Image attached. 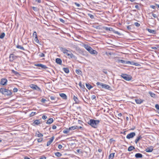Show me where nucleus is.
Returning a JSON list of instances; mask_svg holds the SVG:
<instances>
[{
	"mask_svg": "<svg viewBox=\"0 0 159 159\" xmlns=\"http://www.w3.org/2000/svg\"><path fill=\"white\" fill-rule=\"evenodd\" d=\"M77 128H78V126H72L69 127V130H74L75 129H77Z\"/></svg>",
	"mask_w": 159,
	"mask_h": 159,
	"instance_id": "26",
	"label": "nucleus"
},
{
	"mask_svg": "<svg viewBox=\"0 0 159 159\" xmlns=\"http://www.w3.org/2000/svg\"><path fill=\"white\" fill-rule=\"evenodd\" d=\"M91 98L92 100L95 99L96 98V96L95 95H93L92 96Z\"/></svg>",
	"mask_w": 159,
	"mask_h": 159,
	"instance_id": "62",
	"label": "nucleus"
},
{
	"mask_svg": "<svg viewBox=\"0 0 159 159\" xmlns=\"http://www.w3.org/2000/svg\"><path fill=\"white\" fill-rule=\"evenodd\" d=\"M105 29L106 30H109L110 31H113L114 33L116 34L119 36H120L121 35V34L120 33H119L118 31L115 30L114 29H113V28H108L106 27L105 28Z\"/></svg>",
	"mask_w": 159,
	"mask_h": 159,
	"instance_id": "4",
	"label": "nucleus"
},
{
	"mask_svg": "<svg viewBox=\"0 0 159 159\" xmlns=\"http://www.w3.org/2000/svg\"><path fill=\"white\" fill-rule=\"evenodd\" d=\"M35 65L37 66L40 67L44 69H46L48 68V67L42 64H35Z\"/></svg>",
	"mask_w": 159,
	"mask_h": 159,
	"instance_id": "11",
	"label": "nucleus"
},
{
	"mask_svg": "<svg viewBox=\"0 0 159 159\" xmlns=\"http://www.w3.org/2000/svg\"><path fill=\"white\" fill-rule=\"evenodd\" d=\"M135 149V147L133 146H129L128 149V151H131L134 149Z\"/></svg>",
	"mask_w": 159,
	"mask_h": 159,
	"instance_id": "28",
	"label": "nucleus"
},
{
	"mask_svg": "<svg viewBox=\"0 0 159 159\" xmlns=\"http://www.w3.org/2000/svg\"><path fill=\"white\" fill-rule=\"evenodd\" d=\"M73 99L74 100L75 102V103L76 104H79L80 103V101L78 98L75 95H74Z\"/></svg>",
	"mask_w": 159,
	"mask_h": 159,
	"instance_id": "19",
	"label": "nucleus"
},
{
	"mask_svg": "<svg viewBox=\"0 0 159 159\" xmlns=\"http://www.w3.org/2000/svg\"><path fill=\"white\" fill-rule=\"evenodd\" d=\"M135 135L136 134L135 132H131L127 135L126 138L127 139H130L133 138Z\"/></svg>",
	"mask_w": 159,
	"mask_h": 159,
	"instance_id": "7",
	"label": "nucleus"
},
{
	"mask_svg": "<svg viewBox=\"0 0 159 159\" xmlns=\"http://www.w3.org/2000/svg\"><path fill=\"white\" fill-rule=\"evenodd\" d=\"M6 90H7V89L4 88H1L0 89V92L4 95L5 94V92H6Z\"/></svg>",
	"mask_w": 159,
	"mask_h": 159,
	"instance_id": "21",
	"label": "nucleus"
},
{
	"mask_svg": "<svg viewBox=\"0 0 159 159\" xmlns=\"http://www.w3.org/2000/svg\"><path fill=\"white\" fill-rule=\"evenodd\" d=\"M147 30L149 33H151L154 34H156V31L155 30H151L150 29H147Z\"/></svg>",
	"mask_w": 159,
	"mask_h": 159,
	"instance_id": "22",
	"label": "nucleus"
},
{
	"mask_svg": "<svg viewBox=\"0 0 159 159\" xmlns=\"http://www.w3.org/2000/svg\"><path fill=\"white\" fill-rule=\"evenodd\" d=\"M69 131H70V130H69V128L68 129L66 128V129L64 130L63 131V132L64 134H67L68 133H69Z\"/></svg>",
	"mask_w": 159,
	"mask_h": 159,
	"instance_id": "37",
	"label": "nucleus"
},
{
	"mask_svg": "<svg viewBox=\"0 0 159 159\" xmlns=\"http://www.w3.org/2000/svg\"><path fill=\"white\" fill-rule=\"evenodd\" d=\"M41 123L39 120H36L34 121L33 123V125H38Z\"/></svg>",
	"mask_w": 159,
	"mask_h": 159,
	"instance_id": "15",
	"label": "nucleus"
},
{
	"mask_svg": "<svg viewBox=\"0 0 159 159\" xmlns=\"http://www.w3.org/2000/svg\"><path fill=\"white\" fill-rule=\"evenodd\" d=\"M79 85L81 88H84V85H82L81 84V82H80L79 84Z\"/></svg>",
	"mask_w": 159,
	"mask_h": 159,
	"instance_id": "47",
	"label": "nucleus"
},
{
	"mask_svg": "<svg viewBox=\"0 0 159 159\" xmlns=\"http://www.w3.org/2000/svg\"><path fill=\"white\" fill-rule=\"evenodd\" d=\"M18 57V56H15L13 54H11L9 56V61L11 62H12L14 60L17 58Z\"/></svg>",
	"mask_w": 159,
	"mask_h": 159,
	"instance_id": "6",
	"label": "nucleus"
},
{
	"mask_svg": "<svg viewBox=\"0 0 159 159\" xmlns=\"http://www.w3.org/2000/svg\"><path fill=\"white\" fill-rule=\"evenodd\" d=\"M84 48L91 54L97 55L98 53L96 51L93 49L88 44H84Z\"/></svg>",
	"mask_w": 159,
	"mask_h": 159,
	"instance_id": "2",
	"label": "nucleus"
},
{
	"mask_svg": "<svg viewBox=\"0 0 159 159\" xmlns=\"http://www.w3.org/2000/svg\"><path fill=\"white\" fill-rule=\"evenodd\" d=\"M63 70L66 73H68L69 72V70L68 68H63Z\"/></svg>",
	"mask_w": 159,
	"mask_h": 159,
	"instance_id": "32",
	"label": "nucleus"
},
{
	"mask_svg": "<svg viewBox=\"0 0 159 159\" xmlns=\"http://www.w3.org/2000/svg\"><path fill=\"white\" fill-rule=\"evenodd\" d=\"M46 157L45 156H43L40 157L39 159H46Z\"/></svg>",
	"mask_w": 159,
	"mask_h": 159,
	"instance_id": "52",
	"label": "nucleus"
},
{
	"mask_svg": "<svg viewBox=\"0 0 159 159\" xmlns=\"http://www.w3.org/2000/svg\"><path fill=\"white\" fill-rule=\"evenodd\" d=\"M53 119L52 118H50L47 121L46 124H50L53 122Z\"/></svg>",
	"mask_w": 159,
	"mask_h": 159,
	"instance_id": "23",
	"label": "nucleus"
},
{
	"mask_svg": "<svg viewBox=\"0 0 159 159\" xmlns=\"http://www.w3.org/2000/svg\"><path fill=\"white\" fill-rule=\"evenodd\" d=\"M102 83H100L99 82H97L96 83V84L98 85V86H99V88H100L102 86Z\"/></svg>",
	"mask_w": 159,
	"mask_h": 159,
	"instance_id": "43",
	"label": "nucleus"
},
{
	"mask_svg": "<svg viewBox=\"0 0 159 159\" xmlns=\"http://www.w3.org/2000/svg\"><path fill=\"white\" fill-rule=\"evenodd\" d=\"M142 138V137L141 136H139L138 137H137V138L135 140V142L136 144L138 143V142Z\"/></svg>",
	"mask_w": 159,
	"mask_h": 159,
	"instance_id": "25",
	"label": "nucleus"
},
{
	"mask_svg": "<svg viewBox=\"0 0 159 159\" xmlns=\"http://www.w3.org/2000/svg\"><path fill=\"white\" fill-rule=\"evenodd\" d=\"M5 95H6L7 96H11L12 93L10 90H8V89H7V90H6V92H5Z\"/></svg>",
	"mask_w": 159,
	"mask_h": 159,
	"instance_id": "18",
	"label": "nucleus"
},
{
	"mask_svg": "<svg viewBox=\"0 0 159 159\" xmlns=\"http://www.w3.org/2000/svg\"><path fill=\"white\" fill-rule=\"evenodd\" d=\"M86 87L89 90L93 88V86L89 83H86Z\"/></svg>",
	"mask_w": 159,
	"mask_h": 159,
	"instance_id": "31",
	"label": "nucleus"
},
{
	"mask_svg": "<svg viewBox=\"0 0 159 159\" xmlns=\"http://www.w3.org/2000/svg\"><path fill=\"white\" fill-rule=\"evenodd\" d=\"M114 153H111L109 156V159H112L114 157Z\"/></svg>",
	"mask_w": 159,
	"mask_h": 159,
	"instance_id": "33",
	"label": "nucleus"
},
{
	"mask_svg": "<svg viewBox=\"0 0 159 159\" xmlns=\"http://www.w3.org/2000/svg\"><path fill=\"white\" fill-rule=\"evenodd\" d=\"M151 48L152 49H153L157 50V49L159 48V47L157 45L155 47H152Z\"/></svg>",
	"mask_w": 159,
	"mask_h": 159,
	"instance_id": "42",
	"label": "nucleus"
},
{
	"mask_svg": "<svg viewBox=\"0 0 159 159\" xmlns=\"http://www.w3.org/2000/svg\"><path fill=\"white\" fill-rule=\"evenodd\" d=\"M36 134L37 135V136L39 137H41L43 136V134L40 133L39 131L36 132Z\"/></svg>",
	"mask_w": 159,
	"mask_h": 159,
	"instance_id": "27",
	"label": "nucleus"
},
{
	"mask_svg": "<svg viewBox=\"0 0 159 159\" xmlns=\"http://www.w3.org/2000/svg\"><path fill=\"white\" fill-rule=\"evenodd\" d=\"M118 62L123 64H126V61L123 60H118Z\"/></svg>",
	"mask_w": 159,
	"mask_h": 159,
	"instance_id": "40",
	"label": "nucleus"
},
{
	"mask_svg": "<svg viewBox=\"0 0 159 159\" xmlns=\"http://www.w3.org/2000/svg\"><path fill=\"white\" fill-rule=\"evenodd\" d=\"M152 13V15L154 17V18H157V20H159V19H158V18H157V15L156 14H154V13Z\"/></svg>",
	"mask_w": 159,
	"mask_h": 159,
	"instance_id": "48",
	"label": "nucleus"
},
{
	"mask_svg": "<svg viewBox=\"0 0 159 159\" xmlns=\"http://www.w3.org/2000/svg\"><path fill=\"white\" fill-rule=\"evenodd\" d=\"M100 120H95L94 119H90L87 122V123L90 125L92 127L96 128L97 127L98 125L100 122Z\"/></svg>",
	"mask_w": 159,
	"mask_h": 159,
	"instance_id": "1",
	"label": "nucleus"
},
{
	"mask_svg": "<svg viewBox=\"0 0 159 159\" xmlns=\"http://www.w3.org/2000/svg\"><path fill=\"white\" fill-rule=\"evenodd\" d=\"M134 65L136 66H140V65L138 63H135V62H134Z\"/></svg>",
	"mask_w": 159,
	"mask_h": 159,
	"instance_id": "53",
	"label": "nucleus"
},
{
	"mask_svg": "<svg viewBox=\"0 0 159 159\" xmlns=\"http://www.w3.org/2000/svg\"><path fill=\"white\" fill-rule=\"evenodd\" d=\"M134 25L137 27H139L140 26V25L139 23L137 22H135L134 23Z\"/></svg>",
	"mask_w": 159,
	"mask_h": 159,
	"instance_id": "49",
	"label": "nucleus"
},
{
	"mask_svg": "<svg viewBox=\"0 0 159 159\" xmlns=\"http://www.w3.org/2000/svg\"><path fill=\"white\" fill-rule=\"evenodd\" d=\"M30 87L34 90H35L41 92L42 91L41 89L38 87L37 85L31 84H30Z\"/></svg>",
	"mask_w": 159,
	"mask_h": 159,
	"instance_id": "5",
	"label": "nucleus"
},
{
	"mask_svg": "<svg viewBox=\"0 0 159 159\" xmlns=\"http://www.w3.org/2000/svg\"><path fill=\"white\" fill-rule=\"evenodd\" d=\"M56 62L59 65H61L62 63V61L60 58H57L56 59Z\"/></svg>",
	"mask_w": 159,
	"mask_h": 159,
	"instance_id": "24",
	"label": "nucleus"
},
{
	"mask_svg": "<svg viewBox=\"0 0 159 159\" xmlns=\"http://www.w3.org/2000/svg\"><path fill=\"white\" fill-rule=\"evenodd\" d=\"M131 25H128L127 26V29L129 30H131Z\"/></svg>",
	"mask_w": 159,
	"mask_h": 159,
	"instance_id": "56",
	"label": "nucleus"
},
{
	"mask_svg": "<svg viewBox=\"0 0 159 159\" xmlns=\"http://www.w3.org/2000/svg\"><path fill=\"white\" fill-rule=\"evenodd\" d=\"M134 62L133 61H126V64H130L134 65Z\"/></svg>",
	"mask_w": 159,
	"mask_h": 159,
	"instance_id": "39",
	"label": "nucleus"
},
{
	"mask_svg": "<svg viewBox=\"0 0 159 159\" xmlns=\"http://www.w3.org/2000/svg\"><path fill=\"white\" fill-rule=\"evenodd\" d=\"M74 4L78 7H81L80 5L77 2H75Z\"/></svg>",
	"mask_w": 159,
	"mask_h": 159,
	"instance_id": "50",
	"label": "nucleus"
},
{
	"mask_svg": "<svg viewBox=\"0 0 159 159\" xmlns=\"http://www.w3.org/2000/svg\"><path fill=\"white\" fill-rule=\"evenodd\" d=\"M13 91L15 93L16 92L18 91V89L16 88H15L13 89Z\"/></svg>",
	"mask_w": 159,
	"mask_h": 159,
	"instance_id": "57",
	"label": "nucleus"
},
{
	"mask_svg": "<svg viewBox=\"0 0 159 159\" xmlns=\"http://www.w3.org/2000/svg\"><path fill=\"white\" fill-rule=\"evenodd\" d=\"M43 139V138H39L37 139V141L38 142H41L42 141Z\"/></svg>",
	"mask_w": 159,
	"mask_h": 159,
	"instance_id": "55",
	"label": "nucleus"
},
{
	"mask_svg": "<svg viewBox=\"0 0 159 159\" xmlns=\"http://www.w3.org/2000/svg\"><path fill=\"white\" fill-rule=\"evenodd\" d=\"M59 95L64 99H66L67 98V96L65 93H60Z\"/></svg>",
	"mask_w": 159,
	"mask_h": 159,
	"instance_id": "20",
	"label": "nucleus"
},
{
	"mask_svg": "<svg viewBox=\"0 0 159 159\" xmlns=\"http://www.w3.org/2000/svg\"><path fill=\"white\" fill-rule=\"evenodd\" d=\"M11 72L16 76H18L20 75V74L17 71H16L13 70H11Z\"/></svg>",
	"mask_w": 159,
	"mask_h": 159,
	"instance_id": "29",
	"label": "nucleus"
},
{
	"mask_svg": "<svg viewBox=\"0 0 159 159\" xmlns=\"http://www.w3.org/2000/svg\"><path fill=\"white\" fill-rule=\"evenodd\" d=\"M55 155L57 157H60L62 156L60 152H57L55 153Z\"/></svg>",
	"mask_w": 159,
	"mask_h": 159,
	"instance_id": "34",
	"label": "nucleus"
},
{
	"mask_svg": "<svg viewBox=\"0 0 159 159\" xmlns=\"http://www.w3.org/2000/svg\"><path fill=\"white\" fill-rule=\"evenodd\" d=\"M135 101L136 103L138 104H140L144 101L143 100L141 99L140 98L135 99Z\"/></svg>",
	"mask_w": 159,
	"mask_h": 159,
	"instance_id": "13",
	"label": "nucleus"
},
{
	"mask_svg": "<svg viewBox=\"0 0 159 159\" xmlns=\"http://www.w3.org/2000/svg\"><path fill=\"white\" fill-rule=\"evenodd\" d=\"M35 114H36L35 112H31V114L30 115V117L33 116H34V115H35Z\"/></svg>",
	"mask_w": 159,
	"mask_h": 159,
	"instance_id": "46",
	"label": "nucleus"
},
{
	"mask_svg": "<svg viewBox=\"0 0 159 159\" xmlns=\"http://www.w3.org/2000/svg\"><path fill=\"white\" fill-rule=\"evenodd\" d=\"M59 48L61 51L64 54H66V53L67 52H69V51L68 50H67L65 48H63L62 47H59Z\"/></svg>",
	"mask_w": 159,
	"mask_h": 159,
	"instance_id": "14",
	"label": "nucleus"
},
{
	"mask_svg": "<svg viewBox=\"0 0 159 159\" xmlns=\"http://www.w3.org/2000/svg\"><path fill=\"white\" fill-rule=\"evenodd\" d=\"M7 82V80L5 78L2 79L0 82V84L3 85H6Z\"/></svg>",
	"mask_w": 159,
	"mask_h": 159,
	"instance_id": "10",
	"label": "nucleus"
},
{
	"mask_svg": "<svg viewBox=\"0 0 159 159\" xmlns=\"http://www.w3.org/2000/svg\"><path fill=\"white\" fill-rule=\"evenodd\" d=\"M59 20L61 22H62V23H65V21L63 19L61 18H60Z\"/></svg>",
	"mask_w": 159,
	"mask_h": 159,
	"instance_id": "61",
	"label": "nucleus"
},
{
	"mask_svg": "<svg viewBox=\"0 0 159 159\" xmlns=\"http://www.w3.org/2000/svg\"><path fill=\"white\" fill-rule=\"evenodd\" d=\"M34 40L35 42H36L37 43H39V41L38 38L37 36L35 37V39H34Z\"/></svg>",
	"mask_w": 159,
	"mask_h": 159,
	"instance_id": "44",
	"label": "nucleus"
},
{
	"mask_svg": "<svg viewBox=\"0 0 159 159\" xmlns=\"http://www.w3.org/2000/svg\"><path fill=\"white\" fill-rule=\"evenodd\" d=\"M83 100L85 102L87 103V102L88 101V99L86 98V97L84 99L83 98Z\"/></svg>",
	"mask_w": 159,
	"mask_h": 159,
	"instance_id": "54",
	"label": "nucleus"
},
{
	"mask_svg": "<svg viewBox=\"0 0 159 159\" xmlns=\"http://www.w3.org/2000/svg\"><path fill=\"white\" fill-rule=\"evenodd\" d=\"M42 118L43 119L45 120V119H46L47 118V116H46L45 115H43L42 116Z\"/></svg>",
	"mask_w": 159,
	"mask_h": 159,
	"instance_id": "64",
	"label": "nucleus"
},
{
	"mask_svg": "<svg viewBox=\"0 0 159 159\" xmlns=\"http://www.w3.org/2000/svg\"><path fill=\"white\" fill-rule=\"evenodd\" d=\"M155 108L157 109V112L159 113V105L157 104H156L155 106Z\"/></svg>",
	"mask_w": 159,
	"mask_h": 159,
	"instance_id": "41",
	"label": "nucleus"
},
{
	"mask_svg": "<svg viewBox=\"0 0 159 159\" xmlns=\"http://www.w3.org/2000/svg\"><path fill=\"white\" fill-rule=\"evenodd\" d=\"M16 48L19 49L20 50H22L24 51L25 50L23 47L19 45H16Z\"/></svg>",
	"mask_w": 159,
	"mask_h": 159,
	"instance_id": "30",
	"label": "nucleus"
},
{
	"mask_svg": "<svg viewBox=\"0 0 159 159\" xmlns=\"http://www.w3.org/2000/svg\"><path fill=\"white\" fill-rule=\"evenodd\" d=\"M135 157L136 158H142L143 157V155L141 153H136Z\"/></svg>",
	"mask_w": 159,
	"mask_h": 159,
	"instance_id": "17",
	"label": "nucleus"
},
{
	"mask_svg": "<svg viewBox=\"0 0 159 159\" xmlns=\"http://www.w3.org/2000/svg\"><path fill=\"white\" fill-rule=\"evenodd\" d=\"M5 33L4 32L2 33L0 35V39H2L5 37Z\"/></svg>",
	"mask_w": 159,
	"mask_h": 159,
	"instance_id": "38",
	"label": "nucleus"
},
{
	"mask_svg": "<svg viewBox=\"0 0 159 159\" xmlns=\"http://www.w3.org/2000/svg\"><path fill=\"white\" fill-rule=\"evenodd\" d=\"M102 71L104 73L106 74H107V70H106L103 69L102 70Z\"/></svg>",
	"mask_w": 159,
	"mask_h": 159,
	"instance_id": "60",
	"label": "nucleus"
},
{
	"mask_svg": "<svg viewBox=\"0 0 159 159\" xmlns=\"http://www.w3.org/2000/svg\"><path fill=\"white\" fill-rule=\"evenodd\" d=\"M101 87L109 90H111V87L109 85L102 83Z\"/></svg>",
	"mask_w": 159,
	"mask_h": 159,
	"instance_id": "9",
	"label": "nucleus"
},
{
	"mask_svg": "<svg viewBox=\"0 0 159 159\" xmlns=\"http://www.w3.org/2000/svg\"><path fill=\"white\" fill-rule=\"evenodd\" d=\"M33 9L35 11H37L38 10V8L37 7H32Z\"/></svg>",
	"mask_w": 159,
	"mask_h": 159,
	"instance_id": "59",
	"label": "nucleus"
},
{
	"mask_svg": "<svg viewBox=\"0 0 159 159\" xmlns=\"http://www.w3.org/2000/svg\"><path fill=\"white\" fill-rule=\"evenodd\" d=\"M153 150V148L152 146H151L150 148H147L145 151L148 152H151Z\"/></svg>",
	"mask_w": 159,
	"mask_h": 159,
	"instance_id": "16",
	"label": "nucleus"
},
{
	"mask_svg": "<svg viewBox=\"0 0 159 159\" xmlns=\"http://www.w3.org/2000/svg\"><path fill=\"white\" fill-rule=\"evenodd\" d=\"M41 102L43 103H44L46 101V100L44 98H42L41 100Z\"/></svg>",
	"mask_w": 159,
	"mask_h": 159,
	"instance_id": "58",
	"label": "nucleus"
},
{
	"mask_svg": "<svg viewBox=\"0 0 159 159\" xmlns=\"http://www.w3.org/2000/svg\"><path fill=\"white\" fill-rule=\"evenodd\" d=\"M148 93L150 95L151 97L154 98L155 97L156 95L154 93H152L151 92H149Z\"/></svg>",
	"mask_w": 159,
	"mask_h": 159,
	"instance_id": "35",
	"label": "nucleus"
},
{
	"mask_svg": "<svg viewBox=\"0 0 159 159\" xmlns=\"http://www.w3.org/2000/svg\"><path fill=\"white\" fill-rule=\"evenodd\" d=\"M50 98L52 100H55V98L54 96H51Z\"/></svg>",
	"mask_w": 159,
	"mask_h": 159,
	"instance_id": "63",
	"label": "nucleus"
},
{
	"mask_svg": "<svg viewBox=\"0 0 159 159\" xmlns=\"http://www.w3.org/2000/svg\"><path fill=\"white\" fill-rule=\"evenodd\" d=\"M33 35L34 37H35L37 36L36 32H34L33 33Z\"/></svg>",
	"mask_w": 159,
	"mask_h": 159,
	"instance_id": "51",
	"label": "nucleus"
},
{
	"mask_svg": "<svg viewBox=\"0 0 159 159\" xmlns=\"http://www.w3.org/2000/svg\"><path fill=\"white\" fill-rule=\"evenodd\" d=\"M121 76L125 80L127 81H129L131 80L132 77L129 75L125 74H122Z\"/></svg>",
	"mask_w": 159,
	"mask_h": 159,
	"instance_id": "3",
	"label": "nucleus"
},
{
	"mask_svg": "<svg viewBox=\"0 0 159 159\" xmlns=\"http://www.w3.org/2000/svg\"><path fill=\"white\" fill-rule=\"evenodd\" d=\"M66 55L67 56H69V58H73L75 59H76V57L70 51H69V52H67L66 53Z\"/></svg>",
	"mask_w": 159,
	"mask_h": 159,
	"instance_id": "8",
	"label": "nucleus"
},
{
	"mask_svg": "<svg viewBox=\"0 0 159 159\" xmlns=\"http://www.w3.org/2000/svg\"><path fill=\"white\" fill-rule=\"evenodd\" d=\"M88 15L91 19H93L94 18V16L91 14H88Z\"/></svg>",
	"mask_w": 159,
	"mask_h": 159,
	"instance_id": "45",
	"label": "nucleus"
},
{
	"mask_svg": "<svg viewBox=\"0 0 159 159\" xmlns=\"http://www.w3.org/2000/svg\"><path fill=\"white\" fill-rule=\"evenodd\" d=\"M54 139V136H53L50 139V140L49 141H48L47 143V146H48L50 145V144L52 143V142L53 141Z\"/></svg>",
	"mask_w": 159,
	"mask_h": 159,
	"instance_id": "12",
	"label": "nucleus"
},
{
	"mask_svg": "<svg viewBox=\"0 0 159 159\" xmlns=\"http://www.w3.org/2000/svg\"><path fill=\"white\" fill-rule=\"evenodd\" d=\"M76 73L78 75H81L82 72L80 70H75Z\"/></svg>",
	"mask_w": 159,
	"mask_h": 159,
	"instance_id": "36",
	"label": "nucleus"
}]
</instances>
